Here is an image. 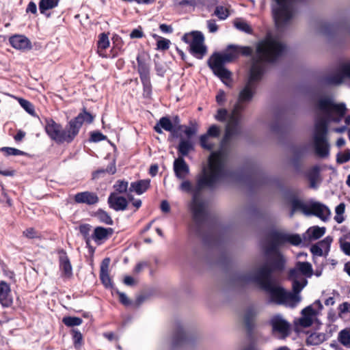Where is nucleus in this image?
Here are the masks:
<instances>
[{"mask_svg":"<svg viewBox=\"0 0 350 350\" xmlns=\"http://www.w3.org/2000/svg\"><path fill=\"white\" fill-rule=\"evenodd\" d=\"M258 313L254 306H250L245 310L244 323L249 335H251L255 327L254 320Z\"/></svg>","mask_w":350,"mask_h":350,"instance_id":"b1692460","label":"nucleus"},{"mask_svg":"<svg viewBox=\"0 0 350 350\" xmlns=\"http://www.w3.org/2000/svg\"><path fill=\"white\" fill-rule=\"evenodd\" d=\"M301 300L299 293L286 292L285 304L292 308L295 307Z\"/></svg>","mask_w":350,"mask_h":350,"instance_id":"c9c22d12","label":"nucleus"},{"mask_svg":"<svg viewBox=\"0 0 350 350\" xmlns=\"http://www.w3.org/2000/svg\"><path fill=\"white\" fill-rule=\"evenodd\" d=\"M301 275L306 278L312 276L313 269L310 262L297 261L295 267L288 271V278H300Z\"/></svg>","mask_w":350,"mask_h":350,"instance_id":"4468645a","label":"nucleus"},{"mask_svg":"<svg viewBox=\"0 0 350 350\" xmlns=\"http://www.w3.org/2000/svg\"><path fill=\"white\" fill-rule=\"evenodd\" d=\"M136 60L137 62V72L140 79L150 78V69L149 64L147 63L144 53H138Z\"/></svg>","mask_w":350,"mask_h":350,"instance_id":"393cba45","label":"nucleus"},{"mask_svg":"<svg viewBox=\"0 0 350 350\" xmlns=\"http://www.w3.org/2000/svg\"><path fill=\"white\" fill-rule=\"evenodd\" d=\"M321 334H312L306 339V344L308 345H317L322 341Z\"/></svg>","mask_w":350,"mask_h":350,"instance_id":"13d9d810","label":"nucleus"},{"mask_svg":"<svg viewBox=\"0 0 350 350\" xmlns=\"http://www.w3.org/2000/svg\"><path fill=\"white\" fill-rule=\"evenodd\" d=\"M241 119V112H234L232 110V115L226 126L225 137L230 138L234 135H238L241 133L240 122Z\"/></svg>","mask_w":350,"mask_h":350,"instance_id":"dca6fc26","label":"nucleus"},{"mask_svg":"<svg viewBox=\"0 0 350 350\" xmlns=\"http://www.w3.org/2000/svg\"><path fill=\"white\" fill-rule=\"evenodd\" d=\"M344 77L341 72L335 75L326 76L323 79V82L329 85H338L342 82Z\"/></svg>","mask_w":350,"mask_h":350,"instance_id":"ea45409f","label":"nucleus"},{"mask_svg":"<svg viewBox=\"0 0 350 350\" xmlns=\"http://www.w3.org/2000/svg\"><path fill=\"white\" fill-rule=\"evenodd\" d=\"M328 122L321 118L314 123L313 142L316 154L320 158H326L329 154V144L327 140Z\"/></svg>","mask_w":350,"mask_h":350,"instance_id":"39448f33","label":"nucleus"},{"mask_svg":"<svg viewBox=\"0 0 350 350\" xmlns=\"http://www.w3.org/2000/svg\"><path fill=\"white\" fill-rule=\"evenodd\" d=\"M331 214L330 210L325 204L319 202H313L308 204L306 215H314L325 221Z\"/></svg>","mask_w":350,"mask_h":350,"instance_id":"2eb2a0df","label":"nucleus"},{"mask_svg":"<svg viewBox=\"0 0 350 350\" xmlns=\"http://www.w3.org/2000/svg\"><path fill=\"white\" fill-rule=\"evenodd\" d=\"M182 40L189 44V51L196 58L202 59L206 54L207 47L204 44V36L201 31H193L186 33L182 37Z\"/></svg>","mask_w":350,"mask_h":350,"instance_id":"0eeeda50","label":"nucleus"},{"mask_svg":"<svg viewBox=\"0 0 350 350\" xmlns=\"http://www.w3.org/2000/svg\"><path fill=\"white\" fill-rule=\"evenodd\" d=\"M228 115V111L226 109H219L215 115V119L219 122H225Z\"/></svg>","mask_w":350,"mask_h":350,"instance_id":"69168bd1","label":"nucleus"},{"mask_svg":"<svg viewBox=\"0 0 350 350\" xmlns=\"http://www.w3.org/2000/svg\"><path fill=\"white\" fill-rule=\"evenodd\" d=\"M293 153V164L295 167L299 166V159L303 157L307 151V147L306 145L295 146L292 149Z\"/></svg>","mask_w":350,"mask_h":350,"instance_id":"473e14b6","label":"nucleus"},{"mask_svg":"<svg viewBox=\"0 0 350 350\" xmlns=\"http://www.w3.org/2000/svg\"><path fill=\"white\" fill-rule=\"evenodd\" d=\"M193 337L183 327L180 321L176 322L175 330L172 336V348L178 349L193 343Z\"/></svg>","mask_w":350,"mask_h":350,"instance_id":"1a4fd4ad","label":"nucleus"},{"mask_svg":"<svg viewBox=\"0 0 350 350\" xmlns=\"http://www.w3.org/2000/svg\"><path fill=\"white\" fill-rule=\"evenodd\" d=\"M325 230V227L313 226L308 228L307 233L310 240H317L324 235Z\"/></svg>","mask_w":350,"mask_h":350,"instance_id":"e433bc0d","label":"nucleus"},{"mask_svg":"<svg viewBox=\"0 0 350 350\" xmlns=\"http://www.w3.org/2000/svg\"><path fill=\"white\" fill-rule=\"evenodd\" d=\"M143 85V96L144 98H150L152 94V84L150 78L140 79Z\"/></svg>","mask_w":350,"mask_h":350,"instance_id":"c03bdc74","label":"nucleus"},{"mask_svg":"<svg viewBox=\"0 0 350 350\" xmlns=\"http://www.w3.org/2000/svg\"><path fill=\"white\" fill-rule=\"evenodd\" d=\"M9 42L12 47L18 50L24 51L32 47L31 41L23 35L16 34L11 36Z\"/></svg>","mask_w":350,"mask_h":350,"instance_id":"5701e85b","label":"nucleus"},{"mask_svg":"<svg viewBox=\"0 0 350 350\" xmlns=\"http://www.w3.org/2000/svg\"><path fill=\"white\" fill-rule=\"evenodd\" d=\"M173 170L176 177L180 180L185 179L189 174V167L182 157H178L174 160Z\"/></svg>","mask_w":350,"mask_h":350,"instance_id":"412c9836","label":"nucleus"},{"mask_svg":"<svg viewBox=\"0 0 350 350\" xmlns=\"http://www.w3.org/2000/svg\"><path fill=\"white\" fill-rule=\"evenodd\" d=\"M59 254V268L65 276L70 278L72 275V267L70 259L64 250H60Z\"/></svg>","mask_w":350,"mask_h":350,"instance_id":"cd10ccee","label":"nucleus"},{"mask_svg":"<svg viewBox=\"0 0 350 350\" xmlns=\"http://www.w3.org/2000/svg\"><path fill=\"white\" fill-rule=\"evenodd\" d=\"M239 46L234 44H230L227 47L226 53L231 59L232 61L237 59L239 57Z\"/></svg>","mask_w":350,"mask_h":350,"instance_id":"603ef678","label":"nucleus"},{"mask_svg":"<svg viewBox=\"0 0 350 350\" xmlns=\"http://www.w3.org/2000/svg\"><path fill=\"white\" fill-rule=\"evenodd\" d=\"M312 319L310 317H307L306 315L303 316L299 319V324L303 327H310L312 324Z\"/></svg>","mask_w":350,"mask_h":350,"instance_id":"774afa93","label":"nucleus"},{"mask_svg":"<svg viewBox=\"0 0 350 350\" xmlns=\"http://www.w3.org/2000/svg\"><path fill=\"white\" fill-rule=\"evenodd\" d=\"M208 65L214 75L218 77L226 85L231 86L230 84L225 81L231 79L232 73L224 67V62L220 57L219 53H215L211 55L208 60Z\"/></svg>","mask_w":350,"mask_h":350,"instance_id":"6e6552de","label":"nucleus"},{"mask_svg":"<svg viewBox=\"0 0 350 350\" xmlns=\"http://www.w3.org/2000/svg\"><path fill=\"white\" fill-rule=\"evenodd\" d=\"M308 0H273L272 15L278 28L287 25L297 13V4L306 3Z\"/></svg>","mask_w":350,"mask_h":350,"instance_id":"20e7f679","label":"nucleus"},{"mask_svg":"<svg viewBox=\"0 0 350 350\" xmlns=\"http://www.w3.org/2000/svg\"><path fill=\"white\" fill-rule=\"evenodd\" d=\"M340 71L344 78L350 79V62L342 64L340 67Z\"/></svg>","mask_w":350,"mask_h":350,"instance_id":"e2e57ef3","label":"nucleus"},{"mask_svg":"<svg viewBox=\"0 0 350 350\" xmlns=\"http://www.w3.org/2000/svg\"><path fill=\"white\" fill-rule=\"evenodd\" d=\"M107 139V136L104 135L100 131H94L91 133L90 141L97 143Z\"/></svg>","mask_w":350,"mask_h":350,"instance_id":"680f3d73","label":"nucleus"},{"mask_svg":"<svg viewBox=\"0 0 350 350\" xmlns=\"http://www.w3.org/2000/svg\"><path fill=\"white\" fill-rule=\"evenodd\" d=\"M214 14L220 20H225L229 16V11L226 8L218 5L215 8Z\"/></svg>","mask_w":350,"mask_h":350,"instance_id":"09e8293b","label":"nucleus"},{"mask_svg":"<svg viewBox=\"0 0 350 350\" xmlns=\"http://www.w3.org/2000/svg\"><path fill=\"white\" fill-rule=\"evenodd\" d=\"M269 266V268L273 272L282 271L284 269L286 259L282 255H271L266 257V261L264 263Z\"/></svg>","mask_w":350,"mask_h":350,"instance_id":"aec40b11","label":"nucleus"},{"mask_svg":"<svg viewBox=\"0 0 350 350\" xmlns=\"http://www.w3.org/2000/svg\"><path fill=\"white\" fill-rule=\"evenodd\" d=\"M59 0H40L38 3L40 12L45 14L46 17H50V14H46L49 10L56 8L59 4Z\"/></svg>","mask_w":350,"mask_h":350,"instance_id":"2f4dec72","label":"nucleus"},{"mask_svg":"<svg viewBox=\"0 0 350 350\" xmlns=\"http://www.w3.org/2000/svg\"><path fill=\"white\" fill-rule=\"evenodd\" d=\"M193 149V145L189 139H181L177 147L178 157H187Z\"/></svg>","mask_w":350,"mask_h":350,"instance_id":"c756f323","label":"nucleus"},{"mask_svg":"<svg viewBox=\"0 0 350 350\" xmlns=\"http://www.w3.org/2000/svg\"><path fill=\"white\" fill-rule=\"evenodd\" d=\"M116 293L119 296L120 302L125 306L131 304V301L127 297L124 293L120 292L118 289H114Z\"/></svg>","mask_w":350,"mask_h":350,"instance_id":"052dcab7","label":"nucleus"},{"mask_svg":"<svg viewBox=\"0 0 350 350\" xmlns=\"http://www.w3.org/2000/svg\"><path fill=\"white\" fill-rule=\"evenodd\" d=\"M286 46L272 38H267L256 44V55L252 58L249 76L240 90L233 110L242 112L255 96L258 83L266 72V63L273 64L283 56Z\"/></svg>","mask_w":350,"mask_h":350,"instance_id":"f03ea898","label":"nucleus"},{"mask_svg":"<svg viewBox=\"0 0 350 350\" xmlns=\"http://www.w3.org/2000/svg\"><path fill=\"white\" fill-rule=\"evenodd\" d=\"M0 150L5 152L6 156H23L27 154L25 152L11 147H3L0 149Z\"/></svg>","mask_w":350,"mask_h":350,"instance_id":"de8ad7c7","label":"nucleus"},{"mask_svg":"<svg viewBox=\"0 0 350 350\" xmlns=\"http://www.w3.org/2000/svg\"><path fill=\"white\" fill-rule=\"evenodd\" d=\"M208 135L203 134L200 137V146L208 150H211L213 148V144L208 142Z\"/></svg>","mask_w":350,"mask_h":350,"instance_id":"bf43d9fd","label":"nucleus"},{"mask_svg":"<svg viewBox=\"0 0 350 350\" xmlns=\"http://www.w3.org/2000/svg\"><path fill=\"white\" fill-rule=\"evenodd\" d=\"M219 129L217 125H212L211 126L207 132L206 135H208V137H217L219 135Z\"/></svg>","mask_w":350,"mask_h":350,"instance_id":"338daca9","label":"nucleus"},{"mask_svg":"<svg viewBox=\"0 0 350 350\" xmlns=\"http://www.w3.org/2000/svg\"><path fill=\"white\" fill-rule=\"evenodd\" d=\"M74 200L77 204H85L89 206L94 205L99 201L98 195L92 191H82L76 193Z\"/></svg>","mask_w":350,"mask_h":350,"instance_id":"a211bd4d","label":"nucleus"},{"mask_svg":"<svg viewBox=\"0 0 350 350\" xmlns=\"http://www.w3.org/2000/svg\"><path fill=\"white\" fill-rule=\"evenodd\" d=\"M91 228L92 226L89 224H83L78 227L79 232L83 237L87 246L90 245V242L92 240V235L90 234Z\"/></svg>","mask_w":350,"mask_h":350,"instance_id":"f704fd0d","label":"nucleus"},{"mask_svg":"<svg viewBox=\"0 0 350 350\" xmlns=\"http://www.w3.org/2000/svg\"><path fill=\"white\" fill-rule=\"evenodd\" d=\"M94 216L101 223H103L107 225H113V221L111 219V216L109 215V213L101 208H99L95 213Z\"/></svg>","mask_w":350,"mask_h":350,"instance_id":"4c0bfd02","label":"nucleus"},{"mask_svg":"<svg viewBox=\"0 0 350 350\" xmlns=\"http://www.w3.org/2000/svg\"><path fill=\"white\" fill-rule=\"evenodd\" d=\"M301 314L310 317L312 319L314 316L317 314V310L313 308V306H308L302 310Z\"/></svg>","mask_w":350,"mask_h":350,"instance_id":"0e129e2a","label":"nucleus"},{"mask_svg":"<svg viewBox=\"0 0 350 350\" xmlns=\"http://www.w3.org/2000/svg\"><path fill=\"white\" fill-rule=\"evenodd\" d=\"M339 342L345 346H347L350 344V333L346 329H342L339 332L338 334Z\"/></svg>","mask_w":350,"mask_h":350,"instance_id":"864d4df0","label":"nucleus"},{"mask_svg":"<svg viewBox=\"0 0 350 350\" xmlns=\"http://www.w3.org/2000/svg\"><path fill=\"white\" fill-rule=\"evenodd\" d=\"M234 24V27L241 31H243V32H245L247 33H252V28L246 22L235 21Z\"/></svg>","mask_w":350,"mask_h":350,"instance_id":"6e6d98bb","label":"nucleus"},{"mask_svg":"<svg viewBox=\"0 0 350 350\" xmlns=\"http://www.w3.org/2000/svg\"><path fill=\"white\" fill-rule=\"evenodd\" d=\"M18 103L30 115H33L35 112L34 106L29 100L24 98H19Z\"/></svg>","mask_w":350,"mask_h":350,"instance_id":"8fccbe9b","label":"nucleus"},{"mask_svg":"<svg viewBox=\"0 0 350 350\" xmlns=\"http://www.w3.org/2000/svg\"><path fill=\"white\" fill-rule=\"evenodd\" d=\"M93 120L94 116L83 108L75 118L68 122L64 129L62 124L52 118L46 119L44 131L49 137L57 144H70L78 135L83 124L84 122L90 124Z\"/></svg>","mask_w":350,"mask_h":350,"instance_id":"7ed1b4c3","label":"nucleus"},{"mask_svg":"<svg viewBox=\"0 0 350 350\" xmlns=\"http://www.w3.org/2000/svg\"><path fill=\"white\" fill-rule=\"evenodd\" d=\"M279 245L270 241L269 246L265 250V257L270 256L271 255H282V254L279 250Z\"/></svg>","mask_w":350,"mask_h":350,"instance_id":"a18cd8bd","label":"nucleus"},{"mask_svg":"<svg viewBox=\"0 0 350 350\" xmlns=\"http://www.w3.org/2000/svg\"><path fill=\"white\" fill-rule=\"evenodd\" d=\"M289 280L292 282V289L293 292L299 293L304 289V288L308 284V280L306 278H288Z\"/></svg>","mask_w":350,"mask_h":350,"instance_id":"72a5a7b5","label":"nucleus"},{"mask_svg":"<svg viewBox=\"0 0 350 350\" xmlns=\"http://www.w3.org/2000/svg\"><path fill=\"white\" fill-rule=\"evenodd\" d=\"M292 211L291 216L293 215L294 211L301 210L305 215L308 211V205L305 204L302 201L299 199H293L291 202Z\"/></svg>","mask_w":350,"mask_h":350,"instance_id":"a19ab883","label":"nucleus"},{"mask_svg":"<svg viewBox=\"0 0 350 350\" xmlns=\"http://www.w3.org/2000/svg\"><path fill=\"white\" fill-rule=\"evenodd\" d=\"M150 180L149 179L139 180L132 182L129 187L130 192H135L137 195H142L150 187Z\"/></svg>","mask_w":350,"mask_h":350,"instance_id":"c85d7f7f","label":"nucleus"},{"mask_svg":"<svg viewBox=\"0 0 350 350\" xmlns=\"http://www.w3.org/2000/svg\"><path fill=\"white\" fill-rule=\"evenodd\" d=\"M109 258L103 260L100 269V279L106 288H112V282L109 274Z\"/></svg>","mask_w":350,"mask_h":350,"instance_id":"a878e982","label":"nucleus"},{"mask_svg":"<svg viewBox=\"0 0 350 350\" xmlns=\"http://www.w3.org/2000/svg\"><path fill=\"white\" fill-rule=\"evenodd\" d=\"M171 42L170 40L161 38L157 42V50L159 51H166L170 48Z\"/></svg>","mask_w":350,"mask_h":350,"instance_id":"4d7b16f0","label":"nucleus"},{"mask_svg":"<svg viewBox=\"0 0 350 350\" xmlns=\"http://www.w3.org/2000/svg\"><path fill=\"white\" fill-rule=\"evenodd\" d=\"M232 176L233 172L226 167L222 154L220 152H215L210 156L207 166H204L196 175L193 185L188 180L183 181L180 185L179 189L181 191L192 194L190 210L193 225L191 229L197 236L202 238V241L206 245L215 243L216 238L213 234L215 227H211L208 234H203L208 221V213L204 202L199 198L204 189L213 190L220 182Z\"/></svg>","mask_w":350,"mask_h":350,"instance_id":"f257e3e1","label":"nucleus"},{"mask_svg":"<svg viewBox=\"0 0 350 350\" xmlns=\"http://www.w3.org/2000/svg\"><path fill=\"white\" fill-rule=\"evenodd\" d=\"M129 183L124 180H118L113 185L115 191L118 193H124L128 190Z\"/></svg>","mask_w":350,"mask_h":350,"instance_id":"49530a36","label":"nucleus"},{"mask_svg":"<svg viewBox=\"0 0 350 350\" xmlns=\"http://www.w3.org/2000/svg\"><path fill=\"white\" fill-rule=\"evenodd\" d=\"M269 323L272 327L273 333H278L280 335V338L284 339L289 335L291 325L282 315H273L270 319Z\"/></svg>","mask_w":350,"mask_h":350,"instance_id":"f8f14e48","label":"nucleus"},{"mask_svg":"<svg viewBox=\"0 0 350 350\" xmlns=\"http://www.w3.org/2000/svg\"><path fill=\"white\" fill-rule=\"evenodd\" d=\"M350 160V150L347 149L343 152H338L336 155V162L342 164Z\"/></svg>","mask_w":350,"mask_h":350,"instance_id":"5fc2aeb1","label":"nucleus"},{"mask_svg":"<svg viewBox=\"0 0 350 350\" xmlns=\"http://www.w3.org/2000/svg\"><path fill=\"white\" fill-rule=\"evenodd\" d=\"M272 273L273 271L269 268V266L264 264L256 272L250 271L239 274L237 280L243 283H256L263 290L265 286L269 285L273 282Z\"/></svg>","mask_w":350,"mask_h":350,"instance_id":"423d86ee","label":"nucleus"},{"mask_svg":"<svg viewBox=\"0 0 350 350\" xmlns=\"http://www.w3.org/2000/svg\"><path fill=\"white\" fill-rule=\"evenodd\" d=\"M174 126L170 118L167 116H163L159 119L158 122L154 126V130L157 133H163L162 129L170 133L171 136L174 138L178 137V134L176 133Z\"/></svg>","mask_w":350,"mask_h":350,"instance_id":"f3484780","label":"nucleus"},{"mask_svg":"<svg viewBox=\"0 0 350 350\" xmlns=\"http://www.w3.org/2000/svg\"><path fill=\"white\" fill-rule=\"evenodd\" d=\"M62 322L67 327H74L81 325L83 320L77 317L67 316L62 319Z\"/></svg>","mask_w":350,"mask_h":350,"instance_id":"79ce46f5","label":"nucleus"},{"mask_svg":"<svg viewBox=\"0 0 350 350\" xmlns=\"http://www.w3.org/2000/svg\"><path fill=\"white\" fill-rule=\"evenodd\" d=\"M339 26L336 23H324L321 26V32L326 36L334 34L338 29Z\"/></svg>","mask_w":350,"mask_h":350,"instance_id":"58836bf2","label":"nucleus"},{"mask_svg":"<svg viewBox=\"0 0 350 350\" xmlns=\"http://www.w3.org/2000/svg\"><path fill=\"white\" fill-rule=\"evenodd\" d=\"M268 237L272 242L281 245L285 243H290L293 245H299L301 243V237L297 234H288L276 230H271Z\"/></svg>","mask_w":350,"mask_h":350,"instance_id":"9d476101","label":"nucleus"},{"mask_svg":"<svg viewBox=\"0 0 350 350\" xmlns=\"http://www.w3.org/2000/svg\"><path fill=\"white\" fill-rule=\"evenodd\" d=\"M263 291L269 295V302L276 304L278 305L285 304V297L286 291L284 288L276 286L272 282L269 285L265 286Z\"/></svg>","mask_w":350,"mask_h":350,"instance_id":"ddd939ff","label":"nucleus"},{"mask_svg":"<svg viewBox=\"0 0 350 350\" xmlns=\"http://www.w3.org/2000/svg\"><path fill=\"white\" fill-rule=\"evenodd\" d=\"M98 48L100 49H106L109 46V40L107 34L102 33L99 35L98 41Z\"/></svg>","mask_w":350,"mask_h":350,"instance_id":"3c124183","label":"nucleus"},{"mask_svg":"<svg viewBox=\"0 0 350 350\" xmlns=\"http://www.w3.org/2000/svg\"><path fill=\"white\" fill-rule=\"evenodd\" d=\"M113 233V229L111 228L97 226L94 228V232L92 234V238L97 245H100L105 241L107 240Z\"/></svg>","mask_w":350,"mask_h":350,"instance_id":"4be33fe9","label":"nucleus"},{"mask_svg":"<svg viewBox=\"0 0 350 350\" xmlns=\"http://www.w3.org/2000/svg\"><path fill=\"white\" fill-rule=\"evenodd\" d=\"M0 304L3 307H9L12 304L10 286L4 281L0 282Z\"/></svg>","mask_w":350,"mask_h":350,"instance_id":"bb28decb","label":"nucleus"},{"mask_svg":"<svg viewBox=\"0 0 350 350\" xmlns=\"http://www.w3.org/2000/svg\"><path fill=\"white\" fill-rule=\"evenodd\" d=\"M318 107L320 110L323 111L329 118H331L332 111H334L341 116L345 114L347 111L346 105L345 103L335 104L328 98H321L318 102Z\"/></svg>","mask_w":350,"mask_h":350,"instance_id":"9b49d317","label":"nucleus"},{"mask_svg":"<svg viewBox=\"0 0 350 350\" xmlns=\"http://www.w3.org/2000/svg\"><path fill=\"white\" fill-rule=\"evenodd\" d=\"M109 206L116 211H124L128 206L126 198L120 196L117 193H111L107 199Z\"/></svg>","mask_w":350,"mask_h":350,"instance_id":"6ab92c4d","label":"nucleus"},{"mask_svg":"<svg viewBox=\"0 0 350 350\" xmlns=\"http://www.w3.org/2000/svg\"><path fill=\"white\" fill-rule=\"evenodd\" d=\"M73 345L75 349H79L83 344V336L81 332L77 329L71 330Z\"/></svg>","mask_w":350,"mask_h":350,"instance_id":"37998d69","label":"nucleus"},{"mask_svg":"<svg viewBox=\"0 0 350 350\" xmlns=\"http://www.w3.org/2000/svg\"><path fill=\"white\" fill-rule=\"evenodd\" d=\"M306 177L310 182V187L312 189H317L318 185L317 180L320 177V168L318 165L313 166L306 173Z\"/></svg>","mask_w":350,"mask_h":350,"instance_id":"7c9ffc66","label":"nucleus"}]
</instances>
